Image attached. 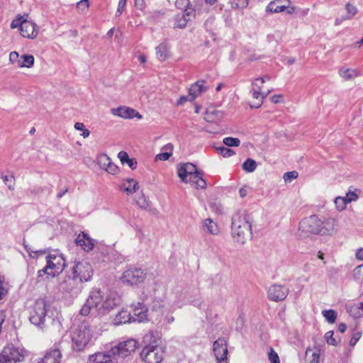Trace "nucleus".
<instances>
[{
	"mask_svg": "<svg viewBox=\"0 0 363 363\" xmlns=\"http://www.w3.org/2000/svg\"><path fill=\"white\" fill-rule=\"evenodd\" d=\"M89 7V0H81L77 3V9L79 13H84Z\"/></svg>",
	"mask_w": 363,
	"mask_h": 363,
	"instance_id": "obj_38",
	"label": "nucleus"
},
{
	"mask_svg": "<svg viewBox=\"0 0 363 363\" xmlns=\"http://www.w3.org/2000/svg\"><path fill=\"white\" fill-rule=\"evenodd\" d=\"M26 355L27 351L24 348L7 345L0 352V363L22 362Z\"/></svg>",
	"mask_w": 363,
	"mask_h": 363,
	"instance_id": "obj_4",
	"label": "nucleus"
},
{
	"mask_svg": "<svg viewBox=\"0 0 363 363\" xmlns=\"http://www.w3.org/2000/svg\"><path fill=\"white\" fill-rule=\"evenodd\" d=\"M127 0H119L118 4V8L116 13V16H119L122 14L126 6Z\"/></svg>",
	"mask_w": 363,
	"mask_h": 363,
	"instance_id": "obj_50",
	"label": "nucleus"
},
{
	"mask_svg": "<svg viewBox=\"0 0 363 363\" xmlns=\"http://www.w3.org/2000/svg\"><path fill=\"white\" fill-rule=\"evenodd\" d=\"M289 294V289L280 284H274L269 288L268 298L274 301L284 300Z\"/></svg>",
	"mask_w": 363,
	"mask_h": 363,
	"instance_id": "obj_15",
	"label": "nucleus"
},
{
	"mask_svg": "<svg viewBox=\"0 0 363 363\" xmlns=\"http://www.w3.org/2000/svg\"><path fill=\"white\" fill-rule=\"evenodd\" d=\"M146 274L141 269L131 268L125 271L121 277V281L127 285L138 284L144 281Z\"/></svg>",
	"mask_w": 363,
	"mask_h": 363,
	"instance_id": "obj_11",
	"label": "nucleus"
},
{
	"mask_svg": "<svg viewBox=\"0 0 363 363\" xmlns=\"http://www.w3.org/2000/svg\"><path fill=\"white\" fill-rule=\"evenodd\" d=\"M47 306L46 301L43 298H39L35 301L30 316L32 324L43 328L47 315Z\"/></svg>",
	"mask_w": 363,
	"mask_h": 363,
	"instance_id": "obj_7",
	"label": "nucleus"
},
{
	"mask_svg": "<svg viewBox=\"0 0 363 363\" xmlns=\"http://www.w3.org/2000/svg\"><path fill=\"white\" fill-rule=\"evenodd\" d=\"M77 245L82 247L84 251L89 252L94 247V240L86 233L79 234L75 240Z\"/></svg>",
	"mask_w": 363,
	"mask_h": 363,
	"instance_id": "obj_22",
	"label": "nucleus"
},
{
	"mask_svg": "<svg viewBox=\"0 0 363 363\" xmlns=\"http://www.w3.org/2000/svg\"><path fill=\"white\" fill-rule=\"evenodd\" d=\"M224 116V113L214 107H208L205 112L204 120L208 123H218Z\"/></svg>",
	"mask_w": 363,
	"mask_h": 363,
	"instance_id": "obj_20",
	"label": "nucleus"
},
{
	"mask_svg": "<svg viewBox=\"0 0 363 363\" xmlns=\"http://www.w3.org/2000/svg\"><path fill=\"white\" fill-rule=\"evenodd\" d=\"M49 272H50L48 271V269H46V267H45L43 269L39 270L38 272V281H40L43 280L44 275H47L48 277H50Z\"/></svg>",
	"mask_w": 363,
	"mask_h": 363,
	"instance_id": "obj_63",
	"label": "nucleus"
},
{
	"mask_svg": "<svg viewBox=\"0 0 363 363\" xmlns=\"http://www.w3.org/2000/svg\"><path fill=\"white\" fill-rule=\"evenodd\" d=\"M20 33L24 38L34 39L38 34V30L35 23L27 20L21 25Z\"/></svg>",
	"mask_w": 363,
	"mask_h": 363,
	"instance_id": "obj_19",
	"label": "nucleus"
},
{
	"mask_svg": "<svg viewBox=\"0 0 363 363\" xmlns=\"http://www.w3.org/2000/svg\"><path fill=\"white\" fill-rule=\"evenodd\" d=\"M46 269L50 277L57 276L65 267V260L61 255L51 254L47 256Z\"/></svg>",
	"mask_w": 363,
	"mask_h": 363,
	"instance_id": "obj_9",
	"label": "nucleus"
},
{
	"mask_svg": "<svg viewBox=\"0 0 363 363\" xmlns=\"http://www.w3.org/2000/svg\"><path fill=\"white\" fill-rule=\"evenodd\" d=\"M108 173L111 174L113 175L117 174L119 172L118 167L113 162L109 164V166L106 169Z\"/></svg>",
	"mask_w": 363,
	"mask_h": 363,
	"instance_id": "obj_57",
	"label": "nucleus"
},
{
	"mask_svg": "<svg viewBox=\"0 0 363 363\" xmlns=\"http://www.w3.org/2000/svg\"><path fill=\"white\" fill-rule=\"evenodd\" d=\"M58 289L62 293L77 295L82 291V285L71 274H69L60 281Z\"/></svg>",
	"mask_w": 363,
	"mask_h": 363,
	"instance_id": "obj_10",
	"label": "nucleus"
},
{
	"mask_svg": "<svg viewBox=\"0 0 363 363\" xmlns=\"http://www.w3.org/2000/svg\"><path fill=\"white\" fill-rule=\"evenodd\" d=\"M27 19L25 18V16H18L16 19L12 21L11 23V27L12 28H19L20 30L21 29V25L26 22Z\"/></svg>",
	"mask_w": 363,
	"mask_h": 363,
	"instance_id": "obj_42",
	"label": "nucleus"
},
{
	"mask_svg": "<svg viewBox=\"0 0 363 363\" xmlns=\"http://www.w3.org/2000/svg\"><path fill=\"white\" fill-rule=\"evenodd\" d=\"M91 337L92 333L89 323L86 322L81 323L71 334L73 350L76 351L83 350Z\"/></svg>",
	"mask_w": 363,
	"mask_h": 363,
	"instance_id": "obj_3",
	"label": "nucleus"
},
{
	"mask_svg": "<svg viewBox=\"0 0 363 363\" xmlns=\"http://www.w3.org/2000/svg\"><path fill=\"white\" fill-rule=\"evenodd\" d=\"M193 9L195 11L201 12L203 9V3L202 0H194L193 1Z\"/></svg>",
	"mask_w": 363,
	"mask_h": 363,
	"instance_id": "obj_55",
	"label": "nucleus"
},
{
	"mask_svg": "<svg viewBox=\"0 0 363 363\" xmlns=\"http://www.w3.org/2000/svg\"><path fill=\"white\" fill-rule=\"evenodd\" d=\"M231 8L234 9H243L248 6V0H230Z\"/></svg>",
	"mask_w": 363,
	"mask_h": 363,
	"instance_id": "obj_34",
	"label": "nucleus"
},
{
	"mask_svg": "<svg viewBox=\"0 0 363 363\" xmlns=\"http://www.w3.org/2000/svg\"><path fill=\"white\" fill-rule=\"evenodd\" d=\"M206 82L203 80L197 81L195 84L191 85L189 90L190 95V100H194L204 93L207 90V86H205Z\"/></svg>",
	"mask_w": 363,
	"mask_h": 363,
	"instance_id": "obj_21",
	"label": "nucleus"
},
{
	"mask_svg": "<svg viewBox=\"0 0 363 363\" xmlns=\"http://www.w3.org/2000/svg\"><path fill=\"white\" fill-rule=\"evenodd\" d=\"M298 177V172L296 171L288 172L284 174V179L286 182H291L292 179Z\"/></svg>",
	"mask_w": 363,
	"mask_h": 363,
	"instance_id": "obj_49",
	"label": "nucleus"
},
{
	"mask_svg": "<svg viewBox=\"0 0 363 363\" xmlns=\"http://www.w3.org/2000/svg\"><path fill=\"white\" fill-rule=\"evenodd\" d=\"M1 179L10 190L14 189L15 179L13 176L3 175Z\"/></svg>",
	"mask_w": 363,
	"mask_h": 363,
	"instance_id": "obj_40",
	"label": "nucleus"
},
{
	"mask_svg": "<svg viewBox=\"0 0 363 363\" xmlns=\"http://www.w3.org/2000/svg\"><path fill=\"white\" fill-rule=\"evenodd\" d=\"M213 352L218 363H226L228 347L224 337H220L213 342Z\"/></svg>",
	"mask_w": 363,
	"mask_h": 363,
	"instance_id": "obj_14",
	"label": "nucleus"
},
{
	"mask_svg": "<svg viewBox=\"0 0 363 363\" xmlns=\"http://www.w3.org/2000/svg\"><path fill=\"white\" fill-rule=\"evenodd\" d=\"M264 83V78H257L253 80V82L252 83V89H258V91H261Z\"/></svg>",
	"mask_w": 363,
	"mask_h": 363,
	"instance_id": "obj_48",
	"label": "nucleus"
},
{
	"mask_svg": "<svg viewBox=\"0 0 363 363\" xmlns=\"http://www.w3.org/2000/svg\"><path fill=\"white\" fill-rule=\"evenodd\" d=\"M321 235L333 236L337 234L340 228L337 218L329 216L320 218Z\"/></svg>",
	"mask_w": 363,
	"mask_h": 363,
	"instance_id": "obj_13",
	"label": "nucleus"
},
{
	"mask_svg": "<svg viewBox=\"0 0 363 363\" xmlns=\"http://www.w3.org/2000/svg\"><path fill=\"white\" fill-rule=\"evenodd\" d=\"M9 60L12 63L16 64L18 66L20 55L17 52H11L9 55Z\"/></svg>",
	"mask_w": 363,
	"mask_h": 363,
	"instance_id": "obj_58",
	"label": "nucleus"
},
{
	"mask_svg": "<svg viewBox=\"0 0 363 363\" xmlns=\"http://www.w3.org/2000/svg\"><path fill=\"white\" fill-rule=\"evenodd\" d=\"M217 151L224 157H229L235 153L233 150L223 146L217 147Z\"/></svg>",
	"mask_w": 363,
	"mask_h": 363,
	"instance_id": "obj_44",
	"label": "nucleus"
},
{
	"mask_svg": "<svg viewBox=\"0 0 363 363\" xmlns=\"http://www.w3.org/2000/svg\"><path fill=\"white\" fill-rule=\"evenodd\" d=\"M242 167L247 172H253L257 168V163L254 160L248 158L243 162Z\"/></svg>",
	"mask_w": 363,
	"mask_h": 363,
	"instance_id": "obj_33",
	"label": "nucleus"
},
{
	"mask_svg": "<svg viewBox=\"0 0 363 363\" xmlns=\"http://www.w3.org/2000/svg\"><path fill=\"white\" fill-rule=\"evenodd\" d=\"M145 363H161L164 358V350L158 345L145 346L140 354Z\"/></svg>",
	"mask_w": 363,
	"mask_h": 363,
	"instance_id": "obj_8",
	"label": "nucleus"
},
{
	"mask_svg": "<svg viewBox=\"0 0 363 363\" xmlns=\"http://www.w3.org/2000/svg\"><path fill=\"white\" fill-rule=\"evenodd\" d=\"M97 162L101 169L106 170L112 162L107 155L101 154L98 156Z\"/></svg>",
	"mask_w": 363,
	"mask_h": 363,
	"instance_id": "obj_31",
	"label": "nucleus"
},
{
	"mask_svg": "<svg viewBox=\"0 0 363 363\" xmlns=\"http://www.w3.org/2000/svg\"><path fill=\"white\" fill-rule=\"evenodd\" d=\"M336 210L339 212L344 211L346 208L347 202L343 196H337L335 201Z\"/></svg>",
	"mask_w": 363,
	"mask_h": 363,
	"instance_id": "obj_35",
	"label": "nucleus"
},
{
	"mask_svg": "<svg viewBox=\"0 0 363 363\" xmlns=\"http://www.w3.org/2000/svg\"><path fill=\"white\" fill-rule=\"evenodd\" d=\"M202 230L213 235H217L220 233L217 223L211 218H206L202 220Z\"/></svg>",
	"mask_w": 363,
	"mask_h": 363,
	"instance_id": "obj_24",
	"label": "nucleus"
},
{
	"mask_svg": "<svg viewBox=\"0 0 363 363\" xmlns=\"http://www.w3.org/2000/svg\"><path fill=\"white\" fill-rule=\"evenodd\" d=\"M137 203L139 205V206L143 208H147V207H149V202L144 196H141L140 197H139L138 200L137 201Z\"/></svg>",
	"mask_w": 363,
	"mask_h": 363,
	"instance_id": "obj_59",
	"label": "nucleus"
},
{
	"mask_svg": "<svg viewBox=\"0 0 363 363\" xmlns=\"http://www.w3.org/2000/svg\"><path fill=\"white\" fill-rule=\"evenodd\" d=\"M111 112L114 116L125 119L133 118L135 117L142 118V116L138 111L126 106L111 108Z\"/></svg>",
	"mask_w": 363,
	"mask_h": 363,
	"instance_id": "obj_18",
	"label": "nucleus"
},
{
	"mask_svg": "<svg viewBox=\"0 0 363 363\" xmlns=\"http://www.w3.org/2000/svg\"><path fill=\"white\" fill-rule=\"evenodd\" d=\"M323 317L329 323H334L337 318V313L333 310H325L322 312Z\"/></svg>",
	"mask_w": 363,
	"mask_h": 363,
	"instance_id": "obj_36",
	"label": "nucleus"
},
{
	"mask_svg": "<svg viewBox=\"0 0 363 363\" xmlns=\"http://www.w3.org/2000/svg\"><path fill=\"white\" fill-rule=\"evenodd\" d=\"M89 363H116V358L110 350L105 352H96L90 355Z\"/></svg>",
	"mask_w": 363,
	"mask_h": 363,
	"instance_id": "obj_17",
	"label": "nucleus"
},
{
	"mask_svg": "<svg viewBox=\"0 0 363 363\" xmlns=\"http://www.w3.org/2000/svg\"><path fill=\"white\" fill-rule=\"evenodd\" d=\"M360 337H361V333H359V332L354 333L352 335L350 340V345L351 347H354L357 344V342H358V340H359Z\"/></svg>",
	"mask_w": 363,
	"mask_h": 363,
	"instance_id": "obj_56",
	"label": "nucleus"
},
{
	"mask_svg": "<svg viewBox=\"0 0 363 363\" xmlns=\"http://www.w3.org/2000/svg\"><path fill=\"white\" fill-rule=\"evenodd\" d=\"M34 65V57L32 55H22L18 61V67L30 68Z\"/></svg>",
	"mask_w": 363,
	"mask_h": 363,
	"instance_id": "obj_29",
	"label": "nucleus"
},
{
	"mask_svg": "<svg viewBox=\"0 0 363 363\" xmlns=\"http://www.w3.org/2000/svg\"><path fill=\"white\" fill-rule=\"evenodd\" d=\"M268 358L271 363H280L279 357L272 347H270L269 349V352H268Z\"/></svg>",
	"mask_w": 363,
	"mask_h": 363,
	"instance_id": "obj_46",
	"label": "nucleus"
},
{
	"mask_svg": "<svg viewBox=\"0 0 363 363\" xmlns=\"http://www.w3.org/2000/svg\"><path fill=\"white\" fill-rule=\"evenodd\" d=\"M288 4L289 0H276L271 1L267 6L266 11L272 13H279L285 11Z\"/></svg>",
	"mask_w": 363,
	"mask_h": 363,
	"instance_id": "obj_23",
	"label": "nucleus"
},
{
	"mask_svg": "<svg viewBox=\"0 0 363 363\" xmlns=\"http://www.w3.org/2000/svg\"><path fill=\"white\" fill-rule=\"evenodd\" d=\"M319 362V354L316 352H313L309 359V363H318Z\"/></svg>",
	"mask_w": 363,
	"mask_h": 363,
	"instance_id": "obj_64",
	"label": "nucleus"
},
{
	"mask_svg": "<svg viewBox=\"0 0 363 363\" xmlns=\"http://www.w3.org/2000/svg\"><path fill=\"white\" fill-rule=\"evenodd\" d=\"M128 186L125 184H123V186H124V191L127 194H133L138 189V183L133 179H127Z\"/></svg>",
	"mask_w": 363,
	"mask_h": 363,
	"instance_id": "obj_32",
	"label": "nucleus"
},
{
	"mask_svg": "<svg viewBox=\"0 0 363 363\" xmlns=\"http://www.w3.org/2000/svg\"><path fill=\"white\" fill-rule=\"evenodd\" d=\"M7 294V289L5 287L4 277L0 276V300L2 299Z\"/></svg>",
	"mask_w": 363,
	"mask_h": 363,
	"instance_id": "obj_52",
	"label": "nucleus"
},
{
	"mask_svg": "<svg viewBox=\"0 0 363 363\" xmlns=\"http://www.w3.org/2000/svg\"><path fill=\"white\" fill-rule=\"evenodd\" d=\"M189 13L184 14L182 17L179 18L175 22L174 26L179 28H184L187 24L186 16Z\"/></svg>",
	"mask_w": 363,
	"mask_h": 363,
	"instance_id": "obj_45",
	"label": "nucleus"
},
{
	"mask_svg": "<svg viewBox=\"0 0 363 363\" xmlns=\"http://www.w3.org/2000/svg\"><path fill=\"white\" fill-rule=\"evenodd\" d=\"M223 143L228 147H238L240 140L236 138L227 137L223 139Z\"/></svg>",
	"mask_w": 363,
	"mask_h": 363,
	"instance_id": "obj_39",
	"label": "nucleus"
},
{
	"mask_svg": "<svg viewBox=\"0 0 363 363\" xmlns=\"http://www.w3.org/2000/svg\"><path fill=\"white\" fill-rule=\"evenodd\" d=\"M345 9L347 12V16L345 17V19L350 20L357 13V7L350 3L346 4Z\"/></svg>",
	"mask_w": 363,
	"mask_h": 363,
	"instance_id": "obj_37",
	"label": "nucleus"
},
{
	"mask_svg": "<svg viewBox=\"0 0 363 363\" xmlns=\"http://www.w3.org/2000/svg\"><path fill=\"white\" fill-rule=\"evenodd\" d=\"M185 169L188 171L189 177L192 176L193 174L197 172L196 167L192 163H186L184 164Z\"/></svg>",
	"mask_w": 363,
	"mask_h": 363,
	"instance_id": "obj_51",
	"label": "nucleus"
},
{
	"mask_svg": "<svg viewBox=\"0 0 363 363\" xmlns=\"http://www.w3.org/2000/svg\"><path fill=\"white\" fill-rule=\"evenodd\" d=\"M168 47L167 45L164 43H160L156 48V55L157 57L160 61H164L168 57Z\"/></svg>",
	"mask_w": 363,
	"mask_h": 363,
	"instance_id": "obj_30",
	"label": "nucleus"
},
{
	"mask_svg": "<svg viewBox=\"0 0 363 363\" xmlns=\"http://www.w3.org/2000/svg\"><path fill=\"white\" fill-rule=\"evenodd\" d=\"M133 314H131L133 321L143 322L147 320V308L142 303L138 302L132 305Z\"/></svg>",
	"mask_w": 363,
	"mask_h": 363,
	"instance_id": "obj_16",
	"label": "nucleus"
},
{
	"mask_svg": "<svg viewBox=\"0 0 363 363\" xmlns=\"http://www.w3.org/2000/svg\"><path fill=\"white\" fill-rule=\"evenodd\" d=\"M118 157L123 164L128 163V160L130 159L129 158L128 153L124 151L120 152L118 155Z\"/></svg>",
	"mask_w": 363,
	"mask_h": 363,
	"instance_id": "obj_60",
	"label": "nucleus"
},
{
	"mask_svg": "<svg viewBox=\"0 0 363 363\" xmlns=\"http://www.w3.org/2000/svg\"><path fill=\"white\" fill-rule=\"evenodd\" d=\"M121 303V297L116 292L110 291L104 296L99 289L94 288L89 291L79 313L87 316L95 311L99 315H105L120 306Z\"/></svg>",
	"mask_w": 363,
	"mask_h": 363,
	"instance_id": "obj_1",
	"label": "nucleus"
},
{
	"mask_svg": "<svg viewBox=\"0 0 363 363\" xmlns=\"http://www.w3.org/2000/svg\"><path fill=\"white\" fill-rule=\"evenodd\" d=\"M334 333L333 331L330 330L325 333V339L328 345H337V342L336 341L335 338L333 337Z\"/></svg>",
	"mask_w": 363,
	"mask_h": 363,
	"instance_id": "obj_47",
	"label": "nucleus"
},
{
	"mask_svg": "<svg viewBox=\"0 0 363 363\" xmlns=\"http://www.w3.org/2000/svg\"><path fill=\"white\" fill-rule=\"evenodd\" d=\"M339 74L345 80H350L359 75L357 69L342 67L339 69Z\"/></svg>",
	"mask_w": 363,
	"mask_h": 363,
	"instance_id": "obj_28",
	"label": "nucleus"
},
{
	"mask_svg": "<svg viewBox=\"0 0 363 363\" xmlns=\"http://www.w3.org/2000/svg\"><path fill=\"white\" fill-rule=\"evenodd\" d=\"M70 274L82 284L91 280L93 276V269L89 263L77 262L71 268Z\"/></svg>",
	"mask_w": 363,
	"mask_h": 363,
	"instance_id": "obj_6",
	"label": "nucleus"
},
{
	"mask_svg": "<svg viewBox=\"0 0 363 363\" xmlns=\"http://www.w3.org/2000/svg\"><path fill=\"white\" fill-rule=\"evenodd\" d=\"M172 155V152H162L157 155L155 160L166 161L167 160L170 156Z\"/></svg>",
	"mask_w": 363,
	"mask_h": 363,
	"instance_id": "obj_61",
	"label": "nucleus"
},
{
	"mask_svg": "<svg viewBox=\"0 0 363 363\" xmlns=\"http://www.w3.org/2000/svg\"><path fill=\"white\" fill-rule=\"evenodd\" d=\"M231 233L238 243L244 244L252 235V225L245 212H238L232 217Z\"/></svg>",
	"mask_w": 363,
	"mask_h": 363,
	"instance_id": "obj_2",
	"label": "nucleus"
},
{
	"mask_svg": "<svg viewBox=\"0 0 363 363\" xmlns=\"http://www.w3.org/2000/svg\"><path fill=\"white\" fill-rule=\"evenodd\" d=\"M343 197L346 199L347 203L355 201L358 199L357 194L352 191H349L346 194V196Z\"/></svg>",
	"mask_w": 363,
	"mask_h": 363,
	"instance_id": "obj_54",
	"label": "nucleus"
},
{
	"mask_svg": "<svg viewBox=\"0 0 363 363\" xmlns=\"http://www.w3.org/2000/svg\"><path fill=\"white\" fill-rule=\"evenodd\" d=\"M299 232L300 236L321 235L320 218L316 215L305 218L299 223Z\"/></svg>",
	"mask_w": 363,
	"mask_h": 363,
	"instance_id": "obj_5",
	"label": "nucleus"
},
{
	"mask_svg": "<svg viewBox=\"0 0 363 363\" xmlns=\"http://www.w3.org/2000/svg\"><path fill=\"white\" fill-rule=\"evenodd\" d=\"M270 91L271 90H268L267 92L264 93L261 91H258V89H251L253 99H256L257 101L250 104V107L253 108H259L263 103V99L267 96Z\"/></svg>",
	"mask_w": 363,
	"mask_h": 363,
	"instance_id": "obj_27",
	"label": "nucleus"
},
{
	"mask_svg": "<svg viewBox=\"0 0 363 363\" xmlns=\"http://www.w3.org/2000/svg\"><path fill=\"white\" fill-rule=\"evenodd\" d=\"M353 277L356 280L363 281V264L354 269Z\"/></svg>",
	"mask_w": 363,
	"mask_h": 363,
	"instance_id": "obj_43",
	"label": "nucleus"
},
{
	"mask_svg": "<svg viewBox=\"0 0 363 363\" xmlns=\"http://www.w3.org/2000/svg\"><path fill=\"white\" fill-rule=\"evenodd\" d=\"M62 354L60 350L55 348L46 352L39 363H60Z\"/></svg>",
	"mask_w": 363,
	"mask_h": 363,
	"instance_id": "obj_25",
	"label": "nucleus"
},
{
	"mask_svg": "<svg viewBox=\"0 0 363 363\" xmlns=\"http://www.w3.org/2000/svg\"><path fill=\"white\" fill-rule=\"evenodd\" d=\"M136 347L137 341L133 339H130L121 342L118 345L112 347L111 351L115 358L117 359V357L124 358L135 352Z\"/></svg>",
	"mask_w": 363,
	"mask_h": 363,
	"instance_id": "obj_12",
	"label": "nucleus"
},
{
	"mask_svg": "<svg viewBox=\"0 0 363 363\" xmlns=\"http://www.w3.org/2000/svg\"><path fill=\"white\" fill-rule=\"evenodd\" d=\"M132 320L131 313L125 309H121L113 318V323L116 325L125 324Z\"/></svg>",
	"mask_w": 363,
	"mask_h": 363,
	"instance_id": "obj_26",
	"label": "nucleus"
},
{
	"mask_svg": "<svg viewBox=\"0 0 363 363\" xmlns=\"http://www.w3.org/2000/svg\"><path fill=\"white\" fill-rule=\"evenodd\" d=\"M194 184H195L196 189H205L206 186V182L202 178V176L197 178V180L194 181Z\"/></svg>",
	"mask_w": 363,
	"mask_h": 363,
	"instance_id": "obj_53",
	"label": "nucleus"
},
{
	"mask_svg": "<svg viewBox=\"0 0 363 363\" xmlns=\"http://www.w3.org/2000/svg\"><path fill=\"white\" fill-rule=\"evenodd\" d=\"M189 4V0H176L175 6L179 9H183Z\"/></svg>",
	"mask_w": 363,
	"mask_h": 363,
	"instance_id": "obj_62",
	"label": "nucleus"
},
{
	"mask_svg": "<svg viewBox=\"0 0 363 363\" xmlns=\"http://www.w3.org/2000/svg\"><path fill=\"white\" fill-rule=\"evenodd\" d=\"M178 176L183 182L188 183L189 174L184 165L178 168Z\"/></svg>",
	"mask_w": 363,
	"mask_h": 363,
	"instance_id": "obj_41",
	"label": "nucleus"
}]
</instances>
